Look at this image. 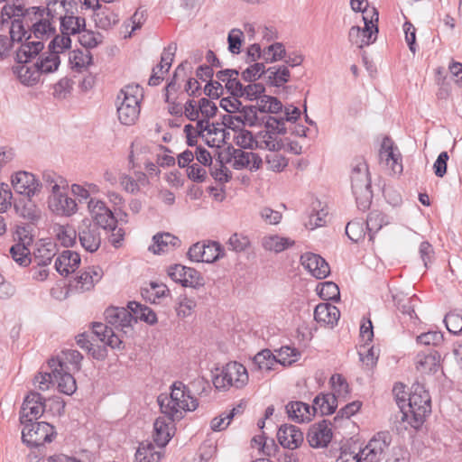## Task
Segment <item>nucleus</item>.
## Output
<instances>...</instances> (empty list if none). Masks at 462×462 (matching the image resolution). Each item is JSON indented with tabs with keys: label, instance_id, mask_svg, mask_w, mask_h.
<instances>
[{
	"label": "nucleus",
	"instance_id": "nucleus-37",
	"mask_svg": "<svg viewBox=\"0 0 462 462\" xmlns=\"http://www.w3.org/2000/svg\"><path fill=\"white\" fill-rule=\"evenodd\" d=\"M267 83L273 87H281L290 80V70L287 66H273L266 69Z\"/></svg>",
	"mask_w": 462,
	"mask_h": 462
},
{
	"label": "nucleus",
	"instance_id": "nucleus-20",
	"mask_svg": "<svg viewBox=\"0 0 462 462\" xmlns=\"http://www.w3.org/2000/svg\"><path fill=\"white\" fill-rule=\"evenodd\" d=\"M277 439L282 447L293 450L303 443L304 435L297 426L283 424L278 430Z\"/></svg>",
	"mask_w": 462,
	"mask_h": 462
},
{
	"label": "nucleus",
	"instance_id": "nucleus-15",
	"mask_svg": "<svg viewBox=\"0 0 462 462\" xmlns=\"http://www.w3.org/2000/svg\"><path fill=\"white\" fill-rule=\"evenodd\" d=\"M330 424L328 420H322L310 427L306 439L311 448H326L329 444L333 436Z\"/></svg>",
	"mask_w": 462,
	"mask_h": 462
},
{
	"label": "nucleus",
	"instance_id": "nucleus-62",
	"mask_svg": "<svg viewBox=\"0 0 462 462\" xmlns=\"http://www.w3.org/2000/svg\"><path fill=\"white\" fill-rule=\"evenodd\" d=\"M398 152V149L393 146L392 140L389 137H385L379 152L381 162H384L386 165H390V162Z\"/></svg>",
	"mask_w": 462,
	"mask_h": 462
},
{
	"label": "nucleus",
	"instance_id": "nucleus-8",
	"mask_svg": "<svg viewBox=\"0 0 462 462\" xmlns=\"http://www.w3.org/2000/svg\"><path fill=\"white\" fill-rule=\"evenodd\" d=\"M391 442L392 437L388 431L378 432L358 452L361 462H380L388 451Z\"/></svg>",
	"mask_w": 462,
	"mask_h": 462
},
{
	"label": "nucleus",
	"instance_id": "nucleus-21",
	"mask_svg": "<svg viewBox=\"0 0 462 462\" xmlns=\"http://www.w3.org/2000/svg\"><path fill=\"white\" fill-rule=\"evenodd\" d=\"M173 420L169 418L168 415L162 414V416L158 417L153 423V440L157 444V446L163 448L165 447L175 431V425Z\"/></svg>",
	"mask_w": 462,
	"mask_h": 462
},
{
	"label": "nucleus",
	"instance_id": "nucleus-49",
	"mask_svg": "<svg viewBox=\"0 0 462 462\" xmlns=\"http://www.w3.org/2000/svg\"><path fill=\"white\" fill-rule=\"evenodd\" d=\"M203 263H211L224 255V250L218 242L208 241V244L204 243L203 250Z\"/></svg>",
	"mask_w": 462,
	"mask_h": 462
},
{
	"label": "nucleus",
	"instance_id": "nucleus-35",
	"mask_svg": "<svg viewBox=\"0 0 462 462\" xmlns=\"http://www.w3.org/2000/svg\"><path fill=\"white\" fill-rule=\"evenodd\" d=\"M127 308L132 311L134 319L133 322L134 323H136L138 319L149 325H153L157 322L155 312L145 305H142L136 301H129Z\"/></svg>",
	"mask_w": 462,
	"mask_h": 462
},
{
	"label": "nucleus",
	"instance_id": "nucleus-61",
	"mask_svg": "<svg viewBox=\"0 0 462 462\" xmlns=\"http://www.w3.org/2000/svg\"><path fill=\"white\" fill-rule=\"evenodd\" d=\"M57 236L63 246L72 247L77 243L78 230L69 226H60Z\"/></svg>",
	"mask_w": 462,
	"mask_h": 462
},
{
	"label": "nucleus",
	"instance_id": "nucleus-59",
	"mask_svg": "<svg viewBox=\"0 0 462 462\" xmlns=\"http://www.w3.org/2000/svg\"><path fill=\"white\" fill-rule=\"evenodd\" d=\"M228 249L236 253L245 252L251 245L248 236L235 233L228 239Z\"/></svg>",
	"mask_w": 462,
	"mask_h": 462
},
{
	"label": "nucleus",
	"instance_id": "nucleus-29",
	"mask_svg": "<svg viewBox=\"0 0 462 462\" xmlns=\"http://www.w3.org/2000/svg\"><path fill=\"white\" fill-rule=\"evenodd\" d=\"M285 409L289 418L298 423L310 421L313 417L311 407L303 402L291 401Z\"/></svg>",
	"mask_w": 462,
	"mask_h": 462
},
{
	"label": "nucleus",
	"instance_id": "nucleus-5",
	"mask_svg": "<svg viewBox=\"0 0 462 462\" xmlns=\"http://www.w3.org/2000/svg\"><path fill=\"white\" fill-rule=\"evenodd\" d=\"M248 383L246 368L240 363L229 362L213 377V384L217 389L226 390L233 386L243 388Z\"/></svg>",
	"mask_w": 462,
	"mask_h": 462
},
{
	"label": "nucleus",
	"instance_id": "nucleus-31",
	"mask_svg": "<svg viewBox=\"0 0 462 462\" xmlns=\"http://www.w3.org/2000/svg\"><path fill=\"white\" fill-rule=\"evenodd\" d=\"M96 6L97 10L93 17L98 28L107 30L118 23V15L108 7L102 6L98 1H97Z\"/></svg>",
	"mask_w": 462,
	"mask_h": 462
},
{
	"label": "nucleus",
	"instance_id": "nucleus-3",
	"mask_svg": "<svg viewBox=\"0 0 462 462\" xmlns=\"http://www.w3.org/2000/svg\"><path fill=\"white\" fill-rule=\"evenodd\" d=\"M407 400V421L412 428L419 429L431 412L430 393L422 383L416 382L411 385Z\"/></svg>",
	"mask_w": 462,
	"mask_h": 462
},
{
	"label": "nucleus",
	"instance_id": "nucleus-23",
	"mask_svg": "<svg viewBox=\"0 0 462 462\" xmlns=\"http://www.w3.org/2000/svg\"><path fill=\"white\" fill-rule=\"evenodd\" d=\"M116 329L110 328L107 324L97 322L92 326V333L106 346L113 349H124L125 345Z\"/></svg>",
	"mask_w": 462,
	"mask_h": 462
},
{
	"label": "nucleus",
	"instance_id": "nucleus-19",
	"mask_svg": "<svg viewBox=\"0 0 462 462\" xmlns=\"http://www.w3.org/2000/svg\"><path fill=\"white\" fill-rule=\"evenodd\" d=\"M32 14L39 17L38 21L32 26V32L34 37L42 41L54 36L56 33L54 21L49 17L44 18L45 9L40 6H32Z\"/></svg>",
	"mask_w": 462,
	"mask_h": 462
},
{
	"label": "nucleus",
	"instance_id": "nucleus-27",
	"mask_svg": "<svg viewBox=\"0 0 462 462\" xmlns=\"http://www.w3.org/2000/svg\"><path fill=\"white\" fill-rule=\"evenodd\" d=\"M80 263V255L77 252L65 250L55 260V269L60 274L67 276L73 273Z\"/></svg>",
	"mask_w": 462,
	"mask_h": 462
},
{
	"label": "nucleus",
	"instance_id": "nucleus-40",
	"mask_svg": "<svg viewBox=\"0 0 462 462\" xmlns=\"http://www.w3.org/2000/svg\"><path fill=\"white\" fill-rule=\"evenodd\" d=\"M278 363L276 356L271 350L263 349L257 353L253 358L254 366L260 371H271Z\"/></svg>",
	"mask_w": 462,
	"mask_h": 462
},
{
	"label": "nucleus",
	"instance_id": "nucleus-39",
	"mask_svg": "<svg viewBox=\"0 0 462 462\" xmlns=\"http://www.w3.org/2000/svg\"><path fill=\"white\" fill-rule=\"evenodd\" d=\"M56 245L53 243H47L42 245L34 252L33 262L38 267H46L51 263L52 258L56 255Z\"/></svg>",
	"mask_w": 462,
	"mask_h": 462
},
{
	"label": "nucleus",
	"instance_id": "nucleus-13",
	"mask_svg": "<svg viewBox=\"0 0 462 462\" xmlns=\"http://www.w3.org/2000/svg\"><path fill=\"white\" fill-rule=\"evenodd\" d=\"M78 238L87 252H97L101 245L100 228L91 219L84 218L78 226Z\"/></svg>",
	"mask_w": 462,
	"mask_h": 462
},
{
	"label": "nucleus",
	"instance_id": "nucleus-12",
	"mask_svg": "<svg viewBox=\"0 0 462 462\" xmlns=\"http://www.w3.org/2000/svg\"><path fill=\"white\" fill-rule=\"evenodd\" d=\"M226 152L228 154L226 162H233L232 166L235 170L249 169L251 171H255L263 165V160L257 153L245 152L232 145L226 148Z\"/></svg>",
	"mask_w": 462,
	"mask_h": 462
},
{
	"label": "nucleus",
	"instance_id": "nucleus-4",
	"mask_svg": "<svg viewBox=\"0 0 462 462\" xmlns=\"http://www.w3.org/2000/svg\"><path fill=\"white\" fill-rule=\"evenodd\" d=\"M141 89L138 85L125 86L117 95V116L122 125H133L140 115Z\"/></svg>",
	"mask_w": 462,
	"mask_h": 462
},
{
	"label": "nucleus",
	"instance_id": "nucleus-10",
	"mask_svg": "<svg viewBox=\"0 0 462 462\" xmlns=\"http://www.w3.org/2000/svg\"><path fill=\"white\" fill-rule=\"evenodd\" d=\"M88 209L92 218V223L102 229H115L117 219L106 203L97 199L90 198L88 202Z\"/></svg>",
	"mask_w": 462,
	"mask_h": 462
},
{
	"label": "nucleus",
	"instance_id": "nucleus-26",
	"mask_svg": "<svg viewBox=\"0 0 462 462\" xmlns=\"http://www.w3.org/2000/svg\"><path fill=\"white\" fill-rule=\"evenodd\" d=\"M77 3L74 0H46L45 14L50 19L60 20V16L74 14Z\"/></svg>",
	"mask_w": 462,
	"mask_h": 462
},
{
	"label": "nucleus",
	"instance_id": "nucleus-56",
	"mask_svg": "<svg viewBox=\"0 0 462 462\" xmlns=\"http://www.w3.org/2000/svg\"><path fill=\"white\" fill-rule=\"evenodd\" d=\"M160 458V453L153 450L152 443L142 445L135 453L136 462H159Z\"/></svg>",
	"mask_w": 462,
	"mask_h": 462
},
{
	"label": "nucleus",
	"instance_id": "nucleus-41",
	"mask_svg": "<svg viewBox=\"0 0 462 462\" xmlns=\"http://www.w3.org/2000/svg\"><path fill=\"white\" fill-rule=\"evenodd\" d=\"M366 226L362 219H354L346 226V235L354 243L364 240L366 234Z\"/></svg>",
	"mask_w": 462,
	"mask_h": 462
},
{
	"label": "nucleus",
	"instance_id": "nucleus-14",
	"mask_svg": "<svg viewBox=\"0 0 462 462\" xmlns=\"http://www.w3.org/2000/svg\"><path fill=\"white\" fill-rule=\"evenodd\" d=\"M39 393L31 392L25 398L20 411V422L37 420L44 412L47 404Z\"/></svg>",
	"mask_w": 462,
	"mask_h": 462
},
{
	"label": "nucleus",
	"instance_id": "nucleus-58",
	"mask_svg": "<svg viewBox=\"0 0 462 462\" xmlns=\"http://www.w3.org/2000/svg\"><path fill=\"white\" fill-rule=\"evenodd\" d=\"M210 175L219 183H226L232 178V173L222 161L217 162L215 165L209 167Z\"/></svg>",
	"mask_w": 462,
	"mask_h": 462
},
{
	"label": "nucleus",
	"instance_id": "nucleus-32",
	"mask_svg": "<svg viewBox=\"0 0 462 462\" xmlns=\"http://www.w3.org/2000/svg\"><path fill=\"white\" fill-rule=\"evenodd\" d=\"M60 32L62 34L74 35L81 32L86 27L84 17L75 16L74 14H67L60 16Z\"/></svg>",
	"mask_w": 462,
	"mask_h": 462
},
{
	"label": "nucleus",
	"instance_id": "nucleus-34",
	"mask_svg": "<svg viewBox=\"0 0 462 462\" xmlns=\"http://www.w3.org/2000/svg\"><path fill=\"white\" fill-rule=\"evenodd\" d=\"M154 245H152L149 249L152 250L154 254L164 253L169 250L170 247H178L180 245V240L170 234H156L152 237Z\"/></svg>",
	"mask_w": 462,
	"mask_h": 462
},
{
	"label": "nucleus",
	"instance_id": "nucleus-64",
	"mask_svg": "<svg viewBox=\"0 0 462 462\" xmlns=\"http://www.w3.org/2000/svg\"><path fill=\"white\" fill-rule=\"evenodd\" d=\"M262 121L264 123L265 127L268 129L267 131L280 134H285L287 133V129L285 127V120L283 117L268 116L263 117Z\"/></svg>",
	"mask_w": 462,
	"mask_h": 462
},
{
	"label": "nucleus",
	"instance_id": "nucleus-47",
	"mask_svg": "<svg viewBox=\"0 0 462 462\" xmlns=\"http://www.w3.org/2000/svg\"><path fill=\"white\" fill-rule=\"evenodd\" d=\"M234 142L240 147L239 149L254 150V148H258V141L252 132L246 129L239 130L234 137Z\"/></svg>",
	"mask_w": 462,
	"mask_h": 462
},
{
	"label": "nucleus",
	"instance_id": "nucleus-43",
	"mask_svg": "<svg viewBox=\"0 0 462 462\" xmlns=\"http://www.w3.org/2000/svg\"><path fill=\"white\" fill-rule=\"evenodd\" d=\"M69 63L72 69L81 71L92 63V56L88 50H75L69 55Z\"/></svg>",
	"mask_w": 462,
	"mask_h": 462
},
{
	"label": "nucleus",
	"instance_id": "nucleus-28",
	"mask_svg": "<svg viewBox=\"0 0 462 462\" xmlns=\"http://www.w3.org/2000/svg\"><path fill=\"white\" fill-rule=\"evenodd\" d=\"M103 274V270L99 266L88 267L76 277L77 289L81 291L91 290L102 279Z\"/></svg>",
	"mask_w": 462,
	"mask_h": 462
},
{
	"label": "nucleus",
	"instance_id": "nucleus-16",
	"mask_svg": "<svg viewBox=\"0 0 462 462\" xmlns=\"http://www.w3.org/2000/svg\"><path fill=\"white\" fill-rule=\"evenodd\" d=\"M50 208L57 214L70 216L77 211V203L67 194L61 192L60 183H56L51 187V196L49 199Z\"/></svg>",
	"mask_w": 462,
	"mask_h": 462
},
{
	"label": "nucleus",
	"instance_id": "nucleus-44",
	"mask_svg": "<svg viewBox=\"0 0 462 462\" xmlns=\"http://www.w3.org/2000/svg\"><path fill=\"white\" fill-rule=\"evenodd\" d=\"M449 333L453 335L462 334V311L454 310L447 313L443 319Z\"/></svg>",
	"mask_w": 462,
	"mask_h": 462
},
{
	"label": "nucleus",
	"instance_id": "nucleus-17",
	"mask_svg": "<svg viewBox=\"0 0 462 462\" xmlns=\"http://www.w3.org/2000/svg\"><path fill=\"white\" fill-rule=\"evenodd\" d=\"M105 317L110 328L116 330H121L125 334L127 329L132 327L134 316L132 311L128 309L109 307L105 310Z\"/></svg>",
	"mask_w": 462,
	"mask_h": 462
},
{
	"label": "nucleus",
	"instance_id": "nucleus-33",
	"mask_svg": "<svg viewBox=\"0 0 462 462\" xmlns=\"http://www.w3.org/2000/svg\"><path fill=\"white\" fill-rule=\"evenodd\" d=\"M369 241L374 242L375 234L383 226L389 224L388 217L379 210H372L365 222Z\"/></svg>",
	"mask_w": 462,
	"mask_h": 462
},
{
	"label": "nucleus",
	"instance_id": "nucleus-6",
	"mask_svg": "<svg viewBox=\"0 0 462 462\" xmlns=\"http://www.w3.org/2000/svg\"><path fill=\"white\" fill-rule=\"evenodd\" d=\"M22 440L30 448H37L51 442L55 436L54 427L48 422L27 421L22 423Z\"/></svg>",
	"mask_w": 462,
	"mask_h": 462
},
{
	"label": "nucleus",
	"instance_id": "nucleus-9",
	"mask_svg": "<svg viewBox=\"0 0 462 462\" xmlns=\"http://www.w3.org/2000/svg\"><path fill=\"white\" fill-rule=\"evenodd\" d=\"M50 368H52L54 381L58 384L60 393L71 395L77 389L76 380L69 372L66 363L59 357L51 358L48 361Z\"/></svg>",
	"mask_w": 462,
	"mask_h": 462
},
{
	"label": "nucleus",
	"instance_id": "nucleus-42",
	"mask_svg": "<svg viewBox=\"0 0 462 462\" xmlns=\"http://www.w3.org/2000/svg\"><path fill=\"white\" fill-rule=\"evenodd\" d=\"M60 63V60L59 54L50 51L46 56L41 57L39 59V60L35 63V67L38 72L51 73L58 69Z\"/></svg>",
	"mask_w": 462,
	"mask_h": 462
},
{
	"label": "nucleus",
	"instance_id": "nucleus-53",
	"mask_svg": "<svg viewBox=\"0 0 462 462\" xmlns=\"http://www.w3.org/2000/svg\"><path fill=\"white\" fill-rule=\"evenodd\" d=\"M259 111L256 106H241L239 110V116H241V124L248 126H255L260 125V119L257 116Z\"/></svg>",
	"mask_w": 462,
	"mask_h": 462
},
{
	"label": "nucleus",
	"instance_id": "nucleus-11",
	"mask_svg": "<svg viewBox=\"0 0 462 462\" xmlns=\"http://www.w3.org/2000/svg\"><path fill=\"white\" fill-rule=\"evenodd\" d=\"M167 273L172 281L180 283L183 287L199 289L205 285L201 273L191 267L174 264L168 268Z\"/></svg>",
	"mask_w": 462,
	"mask_h": 462
},
{
	"label": "nucleus",
	"instance_id": "nucleus-46",
	"mask_svg": "<svg viewBox=\"0 0 462 462\" xmlns=\"http://www.w3.org/2000/svg\"><path fill=\"white\" fill-rule=\"evenodd\" d=\"M197 303L194 299L181 294L178 297L176 302V313L179 318H187L190 316L196 308Z\"/></svg>",
	"mask_w": 462,
	"mask_h": 462
},
{
	"label": "nucleus",
	"instance_id": "nucleus-57",
	"mask_svg": "<svg viewBox=\"0 0 462 462\" xmlns=\"http://www.w3.org/2000/svg\"><path fill=\"white\" fill-rule=\"evenodd\" d=\"M31 38V32L24 29L23 21L21 19H14L12 22L10 28V41L12 42H22L25 39V42Z\"/></svg>",
	"mask_w": 462,
	"mask_h": 462
},
{
	"label": "nucleus",
	"instance_id": "nucleus-63",
	"mask_svg": "<svg viewBox=\"0 0 462 462\" xmlns=\"http://www.w3.org/2000/svg\"><path fill=\"white\" fill-rule=\"evenodd\" d=\"M71 39L69 34L55 35L49 44V51L57 54L69 49Z\"/></svg>",
	"mask_w": 462,
	"mask_h": 462
},
{
	"label": "nucleus",
	"instance_id": "nucleus-2",
	"mask_svg": "<svg viewBox=\"0 0 462 462\" xmlns=\"http://www.w3.org/2000/svg\"><path fill=\"white\" fill-rule=\"evenodd\" d=\"M351 187L357 208L365 211L373 199L371 179L368 165L363 157L356 158L352 164Z\"/></svg>",
	"mask_w": 462,
	"mask_h": 462
},
{
	"label": "nucleus",
	"instance_id": "nucleus-48",
	"mask_svg": "<svg viewBox=\"0 0 462 462\" xmlns=\"http://www.w3.org/2000/svg\"><path fill=\"white\" fill-rule=\"evenodd\" d=\"M10 254L14 261L21 266H28L32 259L30 257V249L23 244H15L10 248Z\"/></svg>",
	"mask_w": 462,
	"mask_h": 462
},
{
	"label": "nucleus",
	"instance_id": "nucleus-22",
	"mask_svg": "<svg viewBox=\"0 0 462 462\" xmlns=\"http://www.w3.org/2000/svg\"><path fill=\"white\" fill-rule=\"evenodd\" d=\"M302 266L317 279H325L330 273L328 263L320 255L305 253L300 256Z\"/></svg>",
	"mask_w": 462,
	"mask_h": 462
},
{
	"label": "nucleus",
	"instance_id": "nucleus-55",
	"mask_svg": "<svg viewBox=\"0 0 462 462\" xmlns=\"http://www.w3.org/2000/svg\"><path fill=\"white\" fill-rule=\"evenodd\" d=\"M393 395L395 397V401L397 405L399 406L402 413V420H408L409 415L408 411H406V404L408 402L407 393L405 391V385L402 383H396L393 389Z\"/></svg>",
	"mask_w": 462,
	"mask_h": 462
},
{
	"label": "nucleus",
	"instance_id": "nucleus-36",
	"mask_svg": "<svg viewBox=\"0 0 462 462\" xmlns=\"http://www.w3.org/2000/svg\"><path fill=\"white\" fill-rule=\"evenodd\" d=\"M293 245V240L278 235L266 236L262 239V246L266 251L274 253H281Z\"/></svg>",
	"mask_w": 462,
	"mask_h": 462
},
{
	"label": "nucleus",
	"instance_id": "nucleus-45",
	"mask_svg": "<svg viewBox=\"0 0 462 462\" xmlns=\"http://www.w3.org/2000/svg\"><path fill=\"white\" fill-rule=\"evenodd\" d=\"M286 57V50L282 42H274L263 49V61L272 63Z\"/></svg>",
	"mask_w": 462,
	"mask_h": 462
},
{
	"label": "nucleus",
	"instance_id": "nucleus-25",
	"mask_svg": "<svg viewBox=\"0 0 462 462\" xmlns=\"http://www.w3.org/2000/svg\"><path fill=\"white\" fill-rule=\"evenodd\" d=\"M340 318L339 310L329 303H319L314 310V319L320 325L333 328Z\"/></svg>",
	"mask_w": 462,
	"mask_h": 462
},
{
	"label": "nucleus",
	"instance_id": "nucleus-18",
	"mask_svg": "<svg viewBox=\"0 0 462 462\" xmlns=\"http://www.w3.org/2000/svg\"><path fill=\"white\" fill-rule=\"evenodd\" d=\"M12 185L15 192L28 198L40 191V183L35 176L27 171H18L12 177Z\"/></svg>",
	"mask_w": 462,
	"mask_h": 462
},
{
	"label": "nucleus",
	"instance_id": "nucleus-60",
	"mask_svg": "<svg viewBox=\"0 0 462 462\" xmlns=\"http://www.w3.org/2000/svg\"><path fill=\"white\" fill-rule=\"evenodd\" d=\"M418 344L439 346L444 342V336L440 331H429L417 337Z\"/></svg>",
	"mask_w": 462,
	"mask_h": 462
},
{
	"label": "nucleus",
	"instance_id": "nucleus-54",
	"mask_svg": "<svg viewBox=\"0 0 462 462\" xmlns=\"http://www.w3.org/2000/svg\"><path fill=\"white\" fill-rule=\"evenodd\" d=\"M260 135L263 137V140L258 142V148L267 149L271 152H278L283 148L282 141L277 140L274 137V134L271 131L261 132Z\"/></svg>",
	"mask_w": 462,
	"mask_h": 462
},
{
	"label": "nucleus",
	"instance_id": "nucleus-50",
	"mask_svg": "<svg viewBox=\"0 0 462 462\" xmlns=\"http://www.w3.org/2000/svg\"><path fill=\"white\" fill-rule=\"evenodd\" d=\"M317 291L320 298L325 300L338 301L340 299V291L338 286L333 282H325L317 287Z\"/></svg>",
	"mask_w": 462,
	"mask_h": 462
},
{
	"label": "nucleus",
	"instance_id": "nucleus-1",
	"mask_svg": "<svg viewBox=\"0 0 462 462\" xmlns=\"http://www.w3.org/2000/svg\"><path fill=\"white\" fill-rule=\"evenodd\" d=\"M171 389L170 395L162 393L157 402L162 414L173 420H180L184 411H193L198 408L199 402L182 382H175Z\"/></svg>",
	"mask_w": 462,
	"mask_h": 462
},
{
	"label": "nucleus",
	"instance_id": "nucleus-38",
	"mask_svg": "<svg viewBox=\"0 0 462 462\" xmlns=\"http://www.w3.org/2000/svg\"><path fill=\"white\" fill-rule=\"evenodd\" d=\"M43 42L42 41L37 42H25L22 44L21 48L16 52V60L19 63H27L40 53L43 49Z\"/></svg>",
	"mask_w": 462,
	"mask_h": 462
},
{
	"label": "nucleus",
	"instance_id": "nucleus-30",
	"mask_svg": "<svg viewBox=\"0 0 462 462\" xmlns=\"http://www.w3.org/2000/svg\"><path fill=\"white\" fill-rule=\"evenodd\" d=\"M337 400L335 394L319 393L313 400L311 411L313 415L319 411L321 415H329L335 412Z\"/></svg>",
	"mask_w": 462,
	"mask_h": 462
},
{
	"label": "nucleus",
	"instance_id": "nucleus-24",
	"mask_svg": "<svg viewBox=\"0 0 462 462\" xmlns=\"http://www.w3.org/2000/svg\"><path fill=\"white\" fill-rule=\"evenodd\" d=\"M440 354L436 351L420 352L415 357V366L421 374H434L440 366Z\"/></svg>",
	"mask_w": 462,
	"mask_h": 462
},
{
	"label": "nucleus",
	"instance_id": "nucleus-7",
	"mask_svg": "<svg viewBox=\"0 0 462 462\" xmlns=\"http://www.w3.org/2000/svg\"><path fill=\"white\" fill-rule=\"evenodd\" d=\"M373 15L370 20L363 16L365 27L352 26L348 32L349 42L356 45L357 48L362 49L364 46L370 45L376 40L378 33V26L375 24L378 22V12L375 8L372 10Z\"/></svg>",
	"mask_w": 462,
	"mask_h": 462
},
{
	"label": "nucleus",
	"instance_id": "nucleus-51",
	"mask_svg": "<svg viewBox=\"0 0 462 462\" xmlns=\"http://www.w3.org/2000/svg\"><path fill=\"white\" fill-rule=\"evenodd\" d=\"M330 383L333 390L332 394H335L337 399H346L350 393L349 385L342 374H336L332 375L330 378Z\"/></svg>",
	"mask_w": 462,
	"mask_h": 462
},
{
	"label": "nucleus",
	"instance_id": "nucleus-52",
	"mask_svg": "<svg viewBox=\"0 0 462 462\" xmlns=\"http://www.w3.org/2000/svg\"><path fill=\"white\" fill-rule=\"evenodd\" d=\"M169 292L170 291L165 284L152 282L150 283V287L143 291V296L155 303L156 300L165 297Z\"/></svg>",
	"mask_w": 462,
	"mask_h": 462
}]
</instances>
